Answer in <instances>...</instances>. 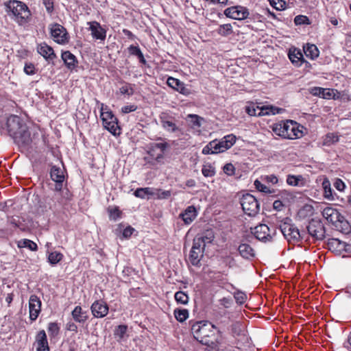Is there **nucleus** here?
I'll list each match as a JSON object with an SVG mask.
<instances>
[{"label":"nucleus","mask_w":351,"mask_h":351,"mask_svg":"<svg viewBox=\"0 0 351 351\" xmlns=\"http://www.w3.org/2000/svg\"><path fill=\"white\" fill-rule=\"evenodd\" d=\"M49 173L51 179L56 182L55 190L60 192L65 180L66 170L63 165L62 164V167L51 165Z\"/></svg>","instance_id":"obj_7"},{"label":"nucleus","mask_w":351,"mask_h":351,"mask_svg":"<svg viewBox=\"0 0 351 351\" xmlns=\"http://www.w3.org/2000/svg\"><path fill=\"white\" fill-rule=\"evenodd\" d=\"M310 93L315 96H319L324 99H330L334 95V90L330 88H323L321 87H313Z\"/></svg>","instance_id":"obj_24"},{"label":"nucleus","mask_w":351,"mask_h":351,"mask_svg":"<svg viewBox=\"0 0 351 351\" xmlns=\"http://www.w3.org/2000/svg\"><path fill=\"white\" fill-rule=\"evenodd\" d=\"M137 109V106L135 105L125 106L122 107L121 112L127 114L131 112H134Z\"/></svg>","instance_id":"obj_62"},{"label":"nucleus","mask_w":351,"mask_h":351,"mask_svg":"<svg viewBox=\"0 0 351 351\" xmlns=\"http://www.w3.org/2000/svg\"><path fill=\"white\" fill-rule=\"evenodd\" d=\"M154 192L155 195H154L153 196L160 199H168L171 195L170 191L154 190Z\"/></svg>","instance_id":"obj_51"},{"label":"nucleus","mask_w":351,"mask_h":351,"mask_svg":"<svg viewBox=\"0 0 351 351\" xmlns=\"http://www.w3.org/2000/svg\"><path fill=\"white\" fill-rule=\"evenodd\" d=\"M38 52L47 61L53 60L56 57L53 49L45 43H42L38 47Z\"/></svg>","instance_id":"obj_19"},{"label":"nucleus","mask_w":351,"mask_h":351,"mask_svg":"<svg viewBox=\"0 0 351 351\" xmlns=\"http://www.w3.org/2000/svg\"><path fill=\"white\" fill-rule=\"evenodd\" d=\"M263 224L260 223L258 226L254 228H251V232L254 234L256 239L259 241H263Z\"/></svg>","instance_id":"obj_46"},{"label":"nucleus","mask_w":351,"mask_h":351,"mask_svg":"<svg viewBox=\"0 0 351 351\" xmlns=\"http://www.w3.org/2000/svg\"><path fill=\"white\" fill-rule=\"evenodd\" d=\"M304 127L292 120L285 121L284 130L287 139L300 138L304 136Z\"/></svg>","instance_id":"obj_5"},{"label":"nucleus","mask_w":351,"mask_h":351,"mask_svg":"<svg viewBox=\"0 0 351 351\" xmlns=\"http://www.w3.org/2000/svg\"><path fill=\"white\" fill-rule=\"evenodd\" d=\"M234 298L238 304H242L245 302L247 295L245 293L238 291L234 293Z\"/></svg>","instance_id":"obj_54"},{"label":"nucleus","mask_w":351,"mask_h":351,"mask_svg":"<svg viewBox=\"0 0 351 351\" xmlns=\"http://www.w3.org/2000/svg\"><path fill=\"white\" fill-rule=\"evenodd\" d=\"M73 319L79 323L84 324L88 319L86 311H84L80 306H77L71 313Z\"/></svg>","instance_id":"obj_25"},{"label":"nucleus","mask_w":351,"mask_h":351,"mask_svg":"<svg viewBox=\"0 0 351 351\" xmlns=\"http://www.w3.org/2000/svg\"><path fill=\"white\" fill-rule=\"evenodd\" d=\"M119 91L123 95H132L134 93V90L132 88L128 86H123L120 88Z\"/></svg>","instance_id":"obj_61"},{"label":"nucleus","mask_w":351,"mask_h":351,"mask_svg":"<svg viewBox=\"0 0 351 351\" xmlns=\"http://www.w3.org/2000/svg\"><path fill=\"white\" fill-rule=\"evenodd\" d=\"M323 217L329 222L335 225L339 219H343V215L335 208L326 207L322 211Z\"/></svg>","instance_id":"obj_15"},{"label":"nucleus","mask_w":351,"mask_h":351,"mask_svg":"<svg viewBox=\"0 0 351 351\" xmlns=\"http://www.w3.org/2000/svg\"><path fill=\"white\" fill-rule=\"evenodd\" d=\"M285 121H280L278 123L273 124L270 128L272 131L278 136L286 138L285 131L284 130Z\"/></svg>","instance_id":"obj_35"},{"label":"nucleus","mask_w":351,"mask_h":351,"mask_svg":"<svg viewBox=\"0 0 351 351\" xmlns=\"http://www.w3.org/2000/svg\"><path fill=\"white\" fill-rule=\"evenodd\" d=\"M60 331V328L57 323L51 322L48 326V332L51 336L55 337L56 336Z\"/></svg>","instance_id":"obj_53"},{"label":"nucleus","mask_w":351,"mask_h":351,"mask_svg":"<svg viewBox=\"0 0 351 351\" xmlns=\"http://www.w3.org/2000/svg\"><path fill=\"white\" fill-rule=\"evenodd\" d=\"M191 332L195 339L206 346L214 345L217 339L219 332L211 322L199 321L191 326Z\"/></svg>","instance_id":"obj_1"},{"label":"nucleus","mask_w":351,"mask_h":351,"mask_svg":"<svg viewBox=\"0 0 351 351\" xmlns=\"http://www.w3.org/2000/svg\"><path fill=\"white\" fill-rule=\"evenodd\" d=\"M128 49L130 55L136 56L141 63L146 64L147 61L138 46L130 45Z\"/></svg>","instance_id":"obj_31"},{"label":"nucleus","mask_w":351,"mask_h":351,"mask_svg":"<svg viewBox=\"0 0 351 351\" xmlns=\"http://www.w3.org/2000/svg\"><path fill=\"white\" fill-rule=\"evenodd\" d=\"M220 144L218 143V140L215 139L210 141L202 149V154H215L223 152L221 150Z\"/></svg>","instance_id":"obj_23"},{"label":"nucleus","mask_w":351,"mask_h":351,"mask_svg":"<svg viewBox=\"0 0 351 351\" xmlns=\"http://www.w3.org/2000/svg\"><path fill=\"white\" fill-rule=\"evenodd\" d=\"M51 36L53 40L59 44H65L69 42V36L66 29L61 25L55 23L50 28Z\"/></svg>","instance_id":"obj_9"},{"label":"nucleus","mask_w":351,"mask_h":351,"mask_svg":"<svg viewBox=\"0 0 351 351\" xmlns=\"http://www.w3.org/2000/svg\"><path fill=\"white\" fill-rule=\"evenodd\" d=\"M270 5L277 10H284L286 3L283 0H269Z\"/></svg>","instance_id":"obj_50"},{"label":"nucleus","mask_w":351,"mask_h":351,"mask_svg":"<svg viewBox=\"0 0 351 351\" xmlns=\"http://www.w3.org/2000/svg\"><path fill=\"white\" fill-rule=\"evenodd\" d=\"M236 142V136L233 134H229L224 136L218 143L220 144L221 150L223 152L230 149Z\"/></svg>","instance_id":"obj_26"},{"label":"nucleus","mask_w":351,"mask_h":351,"mask_svg":"<svg viewBox=\"0 0 351 351\" xmlns=\"http://www.w3.org/2000/svg\"><path fill=\"white\" fill-rule=\"evenodd\" d=\"M61 57L69 69L73 70L76 67L77 64L76 57L69 51L62 52Z\"/></svg>","instance_id":"obj_22"},{"label":"nucleus","mask_w":351,"mask_h":351,"mask_svg":"<svg viewBox=\"0 0 351 351\" xmlns=\"http://www.w3.org/2000/svg\"><path fill=\"white\" fill-rule=\"evenodd\" d=\"M127 328H128L125 325L118 326L114 330V336L119 337V339H122L126 333Z\"/></svg>","instance_id":"obj_52"},{"label":"nucleus","mask_w":351,"mask_h":351,"mask_svg":"<svg viewBox=\"0 0 351 351\" xmlns=\"http://www.w3.org/2000/svg\"><path fill=\"white\" fill-rule=\"evenodd\" d=\"M18 247H27L29 249L32 251H36L37 250V245L34 241L29 240V239H23L20 241H19Z\"/></svg>","instance_id":"obj_38"},{"label":"nucleus","mask_w":351,"mask_h":351,"mask_svg":"<svg viewBox=\"0 0 351 351\" xmlns=\"http://www.w3.org/2000/svg\"><path fill=\"white\" fill-rule=\"evenodd\" d=\"M307 230L316 240L322 241L325 238V227L320 220L312 219L308 223Z\"/></svg>","instance_id":"obj_8"},{"label":"nucleus","mask_w":351,"mask_h":351,"mask_svg":"<svg viewBox=\"0 0 351 351\" xmlns=\"http://www.w3.org/2000/svg\"><path fill=\"white\" fill-rule=\"evenodd\" d=\"M234 167L232 164H226L223 167V171L227 175H232L234 173Z\"/></svg>","instance_id":"obj_64"},{"label":"nucleus","mask_w":351,"mask_h":351,"mask_svg":"<svg viewBox=\"0 0 351 351\" xmlns=\"http://www.w3.org/2000/svg\"><path fill=\"white\" fill-rule=\"evenodd\" d=\"M167 84L173 90L185 96H188L191 93V90L185 86L184 82L173 77H169L167 78Z\"/></svg>","instance_id":"obj_12"},{"label":"nucleus","mask_w":351,"mask_h":351,"mask_svg":"<svg viewBox=\"0 0 351 351\" xmlns=\"http://www.w3.org/2000/svg\"><path fill=\"white\" fill-rule=\"evenodd\" d=\"M12 138L21 151L27 150L32 141L30 132L27 125H23L22 130Z\"/></svg>","instance_id":"obj_6"},{"label":"nucleus","mask_w":351,"mask_h":351,"mask_svg":"<svg viewBox=\"0 0 351 351\" xmlns=\"http://www.w3.org/2000/svg\"><path fill=\"white\" fill-rule=\"evenodd\" d=\"M217 32L223 36H227L232 33V26L230 23L219 25Z\"/></svg>","instance_id":"obj_41"},{"label":"nucleus","mask_w":351,"mask_h":351,"mask_svg":"<svg viewBox=\"0 0 351 351\" xmlns=\"http://www.w3.org/2000/svg\"><path fill=\"white\" fill-rule=\"evenodd\" d=\"M280 228L284 237L289 243H295L301 240L300 231L295 224L292 223V220L290 218H285Z\"/></svg>","instance_id":"obj_3"},{"label":"nucleus","mask_w":351,"mask_h":351,"mask_svg":"<svg viewBox=\"0 0 351 351\" xmlns=\"http://www.w3.org/2000/svg\"><path fill=\"white\" fill-rule=\"evenodd\" d=\"M304 53L307 57L315 59L319 56V51L315 45H308L304 49Z\"/></svg>","instance_id":"obj_37"},{"label":"nucleus","mask_w":351,"mask_h":351,"mask_svg":"<svg viewBox=\"0 0 351 351\" xmlns=\"http://www.w3.org/2000/svg\"><path fill=\"white\" fill-rule=\"evenodd\" d=\"M6 11L12 18L19 25H23L29 21L31 12L24 3L11 0L5 3Z\"/></svg>","instance_id":"obj_2"},{"label":"nucleus","mask_w":351,"mask_h":351,"mask_svg":"<svg viewBox=\"0 0 351 351\" xmlns=\"http://www.w3.org/2000/svg\"><path fill=\"white\" fill-rule=\"evenodd\" d=\"M103 108L104 104H101V118L103 122V124L106 122L111 121L112 122L113 120H117V117L112 114L111 111H107V112H103Z\"/></svg>","instance_id":"obj_40"},{"label":"nucleus","mask_w":351,"mask_h":351,"mask_svg":"<svg viewBox=\"0 0 351 351\" xmlns=\"http://www.w3.org/2000/svg\"><path fill=\"white\" fill-rule=\"evenodd\" d=\"M199 240H193L189 254V261L194 266H199L200 261L204 256V247L199 244Z\"/></svg>","instance_id":"obj_10"},{"label":"nucleus","mask_w":351,"mask_h":351,"mask_svg":"<svg viewBox=\"0 0 351 351\" xmlns=\"http://www.w3.org/2000/svg\"><path fill=\"white\" fill-rule=\"evenodd\" d=\"M103 125H104V127L106 130H108L114 136L120 134L121 128L118 125V119H117V120H113L112 123H111V121L106 122Z\"/></svg>","instance_id":"obj_30"},{"label":"nucleus","mask_w":351,"mask_h":351,"mask_svg":"<svg viewBox=\"0 0 351 351\" xmlns=\"http://www.w3.org/2000/svg\"><path fill=\"white\" fill-rule=\"evenodd\" d=\"M215 238L214 232L213 230L209 229L203 232L201 234L197 235L193 240H199V245L205 248L206 244L212 243Z\"/></svg>","instance_id":"obj_18"},{"label":"nucleus","mask_w":351,"mask_h":351,"mask_svg":"<svg viewBox=\"0 0 351 351\" xmlns=\"http://www.w3.org/2000/svg\"><path fill=\"white\" fill-rule=\"evenodd\" d=\"M43 3L45 5L47 12L51 14L53 11V0H43Z\"/></svg>","instance_id":"obj_57"},{"label":"nucleus","mask_w":351,"mask_h":351,"mask_svg":"<svg viewBox=\"0 0 351 351\" xmlns=\"http://www.w3.org/2000/svg\"><path fill=\"white\" fill-rule=\"evenodd\" d=\"M300 177L289 175L287 177V182L291 186H298Z\"/></svg>","instance_id":"obj_56"},{"label":"nucleus","mask_w":351,"mask_h":351,"mask_svg":"<svg viewBox=\"0 0 351 351\" xmlns=\"http://www.w3.org/2000/svg\"><path fill=\"white\" fill-rule=\"evenodd\" d=\"M335 187L339 191H343L345 188V184L340 179H337L334 183Z\"/></svg>","instance_id":"obj_63"},{"label":"nucleus","mask_w":351,"mask_h":351,"mask_svg":"<svg viewBox=\"0 0 351 351\" xmlns=\"http://www.w3.org/2000/svg\"><path fill=\"white\" fill-rule=\"evenodd\" d=\"M6 125L9 135L12 138L22 130L23 125H26L19 116L11 115L7 119Z\"/></svg>","instance_id":"obj_11"},{"label":"nucleus","mask_w":351,"mask_h":351,"mask_svg":"<svg viewBox=\"0 0 351 351\" xmlns=\"http://www.w3.org/2000/svg\"><path fill=\"white\" fill-rule=\"evenodd\" d=\"M334 226L337 230L343 234H348L351 231V226L348 221L344 219L343 216V219H339V221L337 222Z\"/></svg>","instance_id":"obj_32"},{"label":"nucleus","mask_w":351,"mask_h":351,"mask_svg":"<svg viewBox=\"0 0 351 351\" xmlns=\"http://www.w3.org/2000/svg\"><path fill=\"white\" fill-rule=\"evenodd\" d=\"M202 172L205 177H212L215 174V169L210 165H204Z\"/></svg>","instance_id":"obj_49"},{"label":"nucleus","mask_w":351,"mask_h":351,"mask_svg":"<svg viewBox=\"0 0 351 351\" xmlns=\"http://www.w3.org/2000/svg\"><path fill=\"white\" fill-rule=\"evenodd\" d=\"M289 58L291 62L296 66H300L304 61L302 53L296 49H294L293 51H289Z\"/></svg>","instance_id":"obj_29"},{"label":"nucleus","mask_w":351,"mask_h":351,"mask_svg":"<svg viewBox=\"0 0 351 351\" xmlns=\"http://www.w3.org/2000/svg\"><path fill=\"white\" fill-rule=\"evenodd\" d=\"M176 319L183 322L189 317V311L184 308H176L173 312Z\"/></svg>","instance_id":"obj_36"},{"label":"nucleus","mask_w":351,"mask_h":351,"mask_svg":"<svg viewBox=\"0 0 351 351\" xmlns=\"http://www.w3.org/2000/svg\"><path fill=\"white\" fill-rule=\"evenodd\" d=\"M160 122L162 128L168 131L174 132L178 130V128L173 122L166 119V115L160 117Z\"/></svg>","instance_id":"obj_34"},{"label":"nucleus","mask_w":351,"mask_h":351,"mask_svg":"<svg viewBox=\"0 0 351 351\" xmlns=\"http://www.w3.org/2000/svg\"><path fill=\"white\" fill-rule=\"evenodd\" d=\"M36 341L37 343V351H49L47 335L44 330H40L36 337Z\"/></svg>","instance_id":"obj_17"},{"label":"nucleus","mask_w":351,"mask_h":351,"mask_svg":"<svg viewBox=\"0 0 351 351\" xmlns=\"http://www.w3.org/2000/svg\"><path fill=\"white\" fill-rule=\"evenodd\" d=\"M238 250L240 254L245 258H249L254 256V250L248 244H241L239 246Z\"/></svg>","instance_id":"obj_33"},{"label":"nucleus","mask_w":351,"mask_h":351,"mask_svg":"<svg viewBox=\"0 0 351 351\" xmlns=\"http://www.w3.org/2000/svg\"><path fill=\"white\" fill-rule=\"evenodd\" d=\"M237 9H235L234 19L243 20L247 17L249 12L245 8L241 6H237Z\"/></svg>","instance_id":"obj_39"},{"label":"nucleus","mask_w":351,"mask_h":351,"mask_svg":"<svg viewBox=\"0 0 351 351\" xmlns=\"http://www.w3.org/2000/svg\"><path fill=\"white\" fill-rule=\"evenodd\" d=\"M41 308V302L35 295H32L29 300V318L34 321L37 319Z\"/></svg>","instance_id":"obj_13"},{"label":"nucleus","mask_w":351,"mask_h":351,"mask_svg":"<svg viewBox=\"0 0 351 351\" xmlns=\"http://www.w3.org/2000/svg\"><path fill=\"white\" fill-rule=\"evenodd\" d=\"M89 29L91 32L93 37L97 40H104L106 36V30L101 27V25L97 21L88 22Z\"/></svg>","instance_id":"obj_16"},{"label":"nucleus","mask_w":351,"mask_h":351,"mask_svg":"<svg viewBox=\"0 0 351 351\" xmlns=\"http://www.w3.org/2000/svg\"><path fill=\"white\" fill-rule=\"evenodd\" d=\"M294 23L296 25H310L311 23L309 19L304 15H298L294 19Z\"/></svg>","instance_id":"obj_48"},{"label":"nucleus","mask_w":351,"mask_h":351,"mask_svg":"<svg viewBox=\"0 0 351 351\" xmlns=\"http://www.w3.org/2000/svg\"><path fill=\"white\" fill-rule=\"evenodd\" d=\"M235 9H237V7L233 6L230 8H228L224 11V14L229 18H232L234 19V14H235Z\"/></svg>","instance_id":"obj_60"},{"label":"nucleus","mask_w":351,"mask_h":351,"mask_svg":"<svg viewBox=\"0 0 351 351\" xmlns=\"http://www.w3.org/2000/svg\"><path fill=\"white\" fill-rule=\"evenodd\" d=\"M24 72L27 75H33L35 73V66L32 63H26L24 66Z\"/></svg>","instance_id":"obj_59"},{"label":"nucleus","mask_w":351,"mask_h":351,"mask_svg":"<svg viewBox=\"0 0 351 351\" xmlns=\"http://www.w3.org/2000/svg\"><path fill=\"white\" fill-rule=\"evenodd\" d=\"M197 215V212L195 207L194 206H189L180 216L186 224H189L195 219Z\"/></svg>","instance_id":"obj_20"},{"label":"nucleus","mask_w":351,"mask_h":351,"mask_svg":"<svg viewBox=\"0 0 351 351\" xmlns=\"http://www.w3.org/2000/svg\"><path fill=\"white\" fill-rule=\"evenodd\" d=\"M339 141V136L335 133L327 134L324 138V145L330 146Z\"/></svg>","instance_id":"obj_45"},{"label":"nucleus","mask_w":351,"mask_h":351,"mask_svg":"<svg viewBox=\"0 0 351 351\" xmlns=\"http://www.w3.org/2000/svg\"><path fill=\"white\" fill-rule=\"evenodd\" d=\"M190 121L192 123L194 127H200L202 121L203 119L197 114H189L188 116Z\"/></svg>","instance_id":"obj_55"},{"label":"nucleus","mask_w":351,"mask_h":351,"mask_svg":"<svg viewBox=\"0 0 351 351\" xmlns=\"http://www.w3.org/2000/svg\"><path fill=\"white\" fill-rule=\"evenodd\" d=\"M245 111L250 116H262L263 114V106L251 102L245 107Z\"/></svg>","instance_id":"obj_27"},{"label":"nucleus","mask_w":351,"mask_h":351,"mask_svg":"<svg viewBox=\"0 0 351 351\" xmlns=\"http://www.w3.org/2000/svg\"><path fill=\"white\" fill-rule=\"evenodd\" d=\"M152 147L153 150L154 149H160L162 152H164L169 145L167 143H154Z\"/></svg>","instance_id":"obj_58"},{"label":"nucleus","mask_w":351,"mask_h":351,"mask_svg":"<svg viewBox=\"0 0 351 351\" xmlns=\"http://www.w3.org/2000/svg\"><path fill=\"white\" fill-rule=\"evenodd\" d=\"M322 187L324 189V197L326 198L327 199H333L330 183L328 180H324L323 181Z\"/></svg>","instance_id":"obj_42"},{"label":"nucleus","mask_w":351,"mask_h":351,"mask_svg":"<svg viewBox=\"0 0 351 351\" xmlns=\"http://www.w3.org/2000/svg\"><path fill=\"white\" fill-rule=\"evenodd\" d=\"M134 195L137 197L145 199V198H149V196H153L155 195L154 189L149 188V187H145V188H139L137 189L134 193Z\"/></svg>","instance_id":"obj_28"},{"label":"nucleus","mask_w":351,"mask_h":351,"mask_svg":"<svg viewBox=\"0 0 351 351\" xmlns=\"http://www.w3.org/2000/svg\"><path fill=\"white\" fill-rule=\"evenodd\" d=\"M175 300L178 303L186 304L189 302V296L184 292L179 291L175 293Z\"/></svg>","instance_id":"obj_47"},{"label":"nucleus","mask_w":351,"mask_h":351,"mask_svg":"<svg viewBox=\"0 0 351 351\" xmlns=\"http://www.w3.org/2000/svg\"><path fill=\"white\" fill-rule=\"evenodd\" d=\"M63 258V254L58 252H52L48 256V261L49 263L54 265L59 263Z\"/></svg>","instance_id":"obj_43"},{"label":"nucleus","mask_w":351,"mask_h":351,"mask_svg":"<svg viewBox=\"0 0 351 351\" xmlns=\"http://www.w3.org/2000/svg\"><path fill=\"white\" fill-rule=\"evenodd\" d=\"M91 311L94 317L101 318L108 313V306L103 301H95L91 306Z\"/></svg>","instance_id":"obj_14"},{"label":"nucleus","mask_w":351,"mask_h":351,"mask_svg":"<svg viewBox=\"0 0 351 351\" xmlns=\"http://www.w3.org/2000/svg\"><path fill=\"white\" fill-rule=\"evenodd\" d=\"M285 111V109L280 108L272 105L265 104V115L276 114L282 113Z\"/></svg>","instance_id":"obj_44"},{"label":"nucleus","mask_w":351,"mask_h":351,"mask_svg":"<svg viewBox=\"0 0 351 351\" xmlns=\"http://www.w3.org/2000/svg\"><path fill=\"white\" fill-rule=\"evenodd\" d=\"M328 249L337 254H340L346 250V244L337 239H330L327 243Z\"/></svg>","instance_id":"obj_21"},{"label":"nucleus","mask_w":351,"mask_h":351,"mask_svg":"<svg viewBox=\"0 0 351 351\" xmlns=\"http://www.w3.org/2000/svg\"><path fill=\"white\" fill-rule=\"evenodd\" d=\"M240 204L243 212L249 216L256 215L259 210V204L256 198L250 193L242 195Z\"/></svg>","instance_id":"obj_4"}]
</instances>
